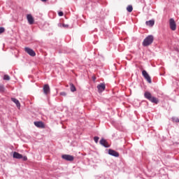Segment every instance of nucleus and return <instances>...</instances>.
Returning a JSON list of instances; mask_svg holds the SVG:
<instances>
[{"instance_id": "nucleus-24", "label": "nucleus", "mask_w": 179, "mask_h": 179, "mask_svg": "<svg viewBox=\"0 0 179 179\" xmlns=\"http://www.w3.org/2000/svg\"><path fill=\"white\" fill-rule=\"evenodd\" d=\"M59 16H64V13L62 11H59L58 13Z\"/></svg>"}, {"instance_id": "nucleus-10", "label": "nucleus", "mask_w": 179, "mask_h": 179, "mask_svg": "<svg viewBox=\"0 0 179 179\" xmlns=\"http://www.w3.org/2000/svg\"><path fill=\"white\" fill-rule=\"evenodd\" d=\"M27 19L29 24H33V23H34V18L33 17V15H31V14H28L27 15Z\"/></svg>"}, {"instance_id": "nucleus-27", "label": "nucleus", "mask_w": 179, "mask_h": 179, "mask_svg": "<svg viewBox=\"0 0 179 179\" xmlns=\"http://www.w3.org/2000/svg\"><path fill=\"white\" fill-rule=\"evenodd\" d=\"M93 80H96V78L95 77H93Z\"/></svg>"}, {"instance_id": "nucleus-26", "label": "nucleus", "mask_w": 179, "mask_h": 179, "mask_svg": "<svg viewBox=\"0 0 179 179\" xmlns=\"http://www.w3.org/2000/svg\"><path fill=\"white\" fill-rule=\"evenodd\" d=\"M22 159H23L24 162H26V160H27V157H22Z\"/></svg>"}, {"instance_id": "nucleus-18", "label": "nucleus", "mask_w": 179, "mask_h": 179, "mask_svg": "<svg viewBox=\"0 0 179 179\" xmlns=\"http://www.w3.org/2000/svg\"><path fill=\"white\" fill-rule=\"evenodd\" d=\"M3 80H10V77L8 75H4Z\"/></svg>"}, {"instance_id": "nucleus-6", "label": "nucleus", "mask_w": 179, "mask_h": 179, "mask_svg": "<svg viewBox=\"0 0 179 179\" xmlns=\"http://www.w3.org/2000/svg\"><path fill=\"white\" fill-rule=\"evenodd\" d=\"M62 159H64V160H66L67 162H73L74 160V157L72 155H64L62 156Z\"/></svg>"}, {"instance_id": "nucleus-16", "label": "nucleus", "mask_w": 179, "mask_h": 179, "mask_svg": "<svg viewBox=\"0 0 179 179\" xmlns=\"http://www.w3.org/2000/svg\"><path fill=\"white\" fill-rule=\"evenodd\" d=\"M127 12H132L134 10V7H132L131 5H129L127 7Z\"/></svg>"}, {"instance_id": "nucleus-21", "label": "nucleus", "mask_w": 179, "mask_h": 179, "mask_svg": "<svg viewBox=\"0 0 179 179\" xmlns=\"http://www.w3.org/2000/svg\"><path fill=\"white\" fill-rule=\"evenodd\" d=\"M2 33H5L4 27H0V34H2Z\"/></svg>"}, {"instance_id": "nucleus-20", "label": "nucleus", "mask_w": 179, "mask_h": 179, "mask_svg": "<svg viewBox=\"0 0 179 179\" xmlns=\"http://www.w3.org/2000/svg\"><path fill=\"white\" fill-rule=\"evenodd\" d=\"M172 121L173 122H179V119L178 117H173Z\"/></svg>"}, {"instance_id": "nucleus-4", "label": "nucleus", "mask_w": 179, "mask_h": 179, "mask_svg": "<svg viewBox=\"0 0 179 179\" xmlns=\"http://www.w3.org/2000/svg\"><path fill=\"white\" fill-rule=\"evenodd\" d=\"M142 75L145 78V79L148 82V83H152V78H150V76H149V73L145 70H143L142 71Z\"/></svg>"}, {"instance_id": "nucleus-7", "label": "nucleus", "mask_w": 179, "mask_h": 179, "mask_svg": "<svg viewBox=\"0 0 179 179\" xmlns=\"http://www.w3.org/2000/svg\"><path fill=\"white\" fill-rule=\"evenodd\" d=\"M98 92L99 93H101V92H104L106 90V84L101 83L99 85H97Z\"/></svg>"}, {"instance_id": "nucleus-17", "label": "nucleus", "mask_w": 179, "mask_h": 179, "mask_svg": "<svg viewBox=\"0 0 179 179\" xmlns=\"http://www.w3.org/2000/svg\"><path fill=\"white\" fill-rule=\"evenodd\" d=\"M71 91V92H76V87L73 84H70Z\"/></svg>"}, {"instance_id": "nucleus-25", "label": "nucleus", "mask_w": 179, "mask_h": 179, "mask_svg": "<svg viewBox=\"0 0 179 179\" xmlns=\"http://www.w3.org/2000/svg\"><path fill=\"white\" fill-rule=\"evenodd\" d=\"M63 27H69V24H63Z\"/></svg>"}, {"instance_id": "nucleus-8", "label": "nucleus", "mask_w": 179, "mask_h": 179, "mask_svg": "<svg viewBox=\"0 0 179 179\" xmlns=\"http://www.w3.org/2000/svg\"><path fill=\"white\" fill-rule=\"evenodd\" d=\"M43 93L44 94H50V85H48V84H46L43 86Z\"/></svg>"}, {"instance_id": "nucleus-19", "label": "nucleus", "mask_w": 179, "mask_h": 179, "mask_svg": "<svg viewBox=\"0 0 179 179\" xmlns=\"http://www.w3.org/2000/svg\"><path fill=\"white\" fill-rule=\"evenodd\" d=\"M0 92H5V87L3 85H0Z\"/></svg>"}, {"instance_id": "nucleus-1", "label": "nucleus", "mask_w": 179, "mask_h": 179, "mask_svg": "<svg viewBox=\"0 0 179 179\" xmlns=\"http://www.w3.org/2000/svg\"><path fill=\"white\" fill-rule=\"evenodd\" d=\"M144 97L147 99V100H149V101H151V103H155V104L159 103V99L155 96H152V94L149 92H145L144 93Z\"/></svg>"}, {"instance_id": "nucleus-2", "label": "nucleus", "mask_w": 179, "mask_h": 179, "mask_svg": "<svg viewBox=\"0 0 179 179\" xmlns=\"http://www.w3.org/2000/svg\"><path fill=\"white\" fill-rule=\"evenodd\" d=\"M155 40V37L153 35H149L143 41V47H149Z\"/></svg>"}, {"instance_id": "nucleus-5", "label": "nucleus", "mask_w": 179, "mask_h": 179, "mask_svg": "<svg viewBox=\"0 0 179 179\" xmlns=\"http://www.w3.org/2000/svg\"><path fill=\"white\" fill-rule=\"evenodd\" d=\"M24 51L31 57H36V52H34L33 49H31L30 48H25Z\"/></svg>"}, {"instance_id": "nucleus-9", "label": "nucleus", "mask_w": 179, "mask_h": 179, "mask_svg": "<svg viewBox=\"0 0 179 179\" xmlns=\"http://www.w3.org/2000/svg\"><path fill=\"white\" fill-rule=\"evenodd\" d=\"M108 153L110 156H114L115 157H119L120 156V153L114 150H109Z\"/></svg>"}, {"instance_id": "nucleus-11", "label": "nucleus", "mask_w": 179, "mask_h": 179, "mask_svg": "<svg viewBox=\"0 0 179 179\" xmlns=\"http://www.w3.org/2000/svg\"><path fill=\"white\" fill-rule=\"evenodd\" d=\"M99 143L102 145V146H104V148H110V145H108V143L107 141L104 138H102L100 141Z\"/></svg>"}, {"instance_id": "nucleus-3", "label": "nucleus", "mask_w": 179, "mask_h": 179, "mask_svg": "<svg viewBox=\"0 0 179 179\" xmlns=\"http://www.w3.org/2000/svg\"><path fill=\"white\" fill-rule=\"evenodd\" d=\"M169 26H170L171 30H172L173 31H175V30H177V24H176V21L174 20V19L171 18L169 20Z\"/></svg>"}, {"instance_id": "nucleus-13", "label": "nucleus", "mask_w": 179, "mask_h": 179, "mask_svg": "<svg viewBox=\"0 0 179 179\" xmlns=\"http://www.w3.org/2000/svg\"><path fill=\"white\" fill-rule=\"evenodd\" d=\"M11 101H13V102L16 104L17 108H20V102L19 101V100L15 98H11Z\"/></svg>"}, {"instance_id": "nucleus-23", "label": "nucleus", "mask_w": 179, "mask_h": 179, "mask_svg": "<svg viewBox=\"0 0 179 179\" xmlns=\"http://www.w3.org/2000/svg\"><path fill=\"white\" fill-rule=\"evenodd\" d=\"M60 96H64L65 97V96H66V92H61Z\"/></svg>"}, {"instance_id": "nucleus-15", "label": "nucleus", "mask_w": 179, "mask_h": 179, "mask_svg": "<svg viewBox=\"0 0 179 179\" xmlns=\"http://www.w3.org/2000/svg\"><path fill=\"white\" fill-rule=\"evenodd\" d=\"M147 26H150V27H153L155 26V20H149L145 22Z\"/></svg>"}, {"instance_id": "nucleus-12", "label": "nucleus", "mask_w": 179, "mask_h": 179, "mask_svg": "<svg viewBox=\"0 0 179 179\" xmlns=\"http://www.w3.org/2000/svg\"><path fill=\"white\" fill-rule=\"evenodd\" d=\"M34 124L37 127V128H45V125L43 122H34Z\"/></svg>"}, {"instance_id": "nucleus-14", "label": "nucleus", "mask_w": 179, "mask_h": 179, "mask_svg": "<svg viewBox=\"0 0 179 179\" xmlns=\"http://www.w3.org/2000/svg\"><path fill=\"white\" fill-rule=\"evenodd\" d=\"M13 157H14V159H22L23 158V155H22L19 152H15L13 153Z\"/></svg>"}, {"instance_id": "nucleus-22", "label": "nucleus", "mask_w": 179, "mask_h": 179, "mask_svg": "<svg viewBox=\"0 0 179 179\" xmlns=\"http://www.w3.org/2000/svg\"><path fill=\"white\" fill-rule=\"evenodd\" d=\"M99 138L98 136L94 137V141L96 143H97L99 142Z\"/></svg>"}]
</instances>
